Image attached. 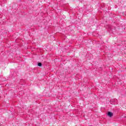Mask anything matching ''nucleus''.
<instances>
[{
	"mask_svg": "<svg viewBox=\"0 0 126 126\" xmlns=\"http://www.w3.org/2000/svg\"><path fill=\"white\" fill-rule=\"evenodd\" d=\"M107 115L108 117H110V118H111V117H113V113L111 112H108L107 113Z\"/></svg>",
	"mask_w": 126,
	"mask_h": 126,
	"instance_id": "obj_1",
	"label": "nucleus"
},
{
	"mask_svg": "<svg viewBox=\"0 0 126 126\" xmlns=\"http://www.w3.org/2000/svg\"><path fill=\"white\" fill-rule=\"evenodd\" d=\"M37 65H38V66H42V63H38Z\"/></svg>",
	"mask_w": 126,
	"mask_h": 126,
	"instance_id": "obj_2",
	"label": "nucleus"
}]
</instances>
